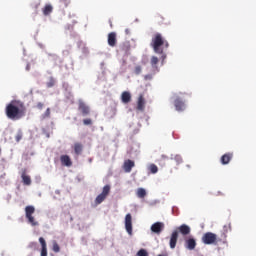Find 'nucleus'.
I'll list each match as a JSON object with an SVG mask.
<instances>
[{
  "label": "nucleus",
  "instance_id": "1",
  "mask_svg": "<svg viewBox=\"0 0 256 256\" xmlns=\"http://www.w3.org/2000/svg\"><path fill=\"white\" fill-rule=\"evenodd\" d=\"M26 111L27 108H25V103L19 100H12L5 108L6 117L11 119V121H19V119H23Z\"/></svg>",
  "mask_w": 256,
  "mask_h": 256
},
{
  "label": "nucleus",
  "instance_id": "2",
  "mask_svg": "<svg viewBox=\"0 0 256 256\" xmlns=\"http://www.w3.org/2000/svg\"><path fill=\"white\" fill-rule=\"evenodd\" d=\"M151 47L154 50V53H157L158 55H162V61H165L167 56L163 53V47H169V42L163 37V34L156 33L152 37L151 40Z\"/></svg>",
  "mask_w": 256,
  "mask_h": 256
},
{
  "label": "nucleus",
  "instance_id": "3",
  "mask_svg": "<svg viewBox=\"0 0 256 256\" xmlns=\"http://www.w3.org/2000/svg\"><path fill=\"white\" fill-rule=\"evenodd\" d=\"M34 213H35V206L25 207V215H26V219L28 220V223L32 225V227H37L39 225V222L35 220V217L33 216Z\"/></svg>",
  "mask_w": 256,
  "mask_h": 256
},
{
  "label": "nucleus",
  "instance_id": "4",
  "mask_svg": "<svg viewBox=\"0 0 256 256\" xmlns=\"http://www.w3.org/2000/svg\"><path fill=\"white\" fill-rule=\"evenodd\" d=\"M202 243H204V245H217V234L213 232H206L202 236Z\"/></svg>",
  "mask_w": 256,
  "mask_h": 256
},
{
  "label": "nucleus",
  "instance_id": "5",
  "mask_svg": "<svg viewBox=\"0 0 256 256\" xmlns=\"http://www.w3.org/2000/svg\"><path fill=\"white\" fill-rule=\"evenodd\" d=\"M109 193H111V186L105 185L102 189V193L96 197L95 205H101V203L107 199Z\"/></svg>",
  "mask_w": 256,
  "mask_h": 256
},
{
  "label": "nucleus",
  "instance_id": "6",
  "mask_svg": "<svg viewBox=\"0 0 256 256\" xmlns=\"http://www.w3.org/2000/svg\"><path fill=\"white\" fill-rule=\"evenodd\" d=\"M125 229L128 235H133V217L131 214H126L125 216Z\"/></svg>",
  "mask_w": 256,
  "mask_h": 256
},
{
  "label": "nucleus",
  "instance_id": "7",
  "mask_svg": "<svg viewBox=\"0 0 256 256\" xmlns=\"http://www.w3.org/2000/svg\"><path fill=\"white\" fill-rule=\"evenodd\" d=\"M78 111L83 115V117H87L91 113V108L83 102V100H79L78 102Z\"/></svg>",
  "mask_w": 256,
  "mask_h": 256
},
{
  "label": "nucleus",
  "instance_id": "8",
  "mask_svg": "<svg viewBox=\"0 0 256 256\" xmlns=\"http://www.w3.org/2000/svg\"><path fill=\"white\" fill-rule=\"evenodd\" d=\"M184 247L185 249H188V251H193L195 247H197V240L193 237L186 238Z\"/></svg>",
  "mask_w": 256,
  "mask_h": 256
},
{
  "label": "nucleus",
  "instance_id": "9",
  "mask_svg": "<svg viewBox=\"0 0 256 256\" xmlns=\"http://www.w3.org/2000/svg\"><path fill=\"white\" fill-rule=\"evenodd\" d=\"M150 229H151L152 233H155L156 235H161V232L163 231V229H165V223L156 222V223L152 224Z\"/></svg>",
  "mask_w": 256,
  "mask_h": 256
},
{
  "label": "nucleus",
  "instance_id": "10",
  "mask_svg": "<svg viewBox=\"0 0 256 256\" xmlns=\"http://www.w3.org/2000/svg\"><path fill=\"white\" fill-rule=\"evenodd\" d=\"M177 239H179V232L173 231L170 237V249L177 247Z\"/></svg>",
  "mask_w": 256,
  "mask_h": 256
},
{
  "label": "nucleus",
  "instance_id": "11",
  "mask_svg": "<svg viewBox=\"0 0 256 256\" xmlns=\"http://www.w3.org/2000/svg\"><path fill=\"white\" fill-rule=\"evenodd\" d=\"M231 159H233V153L228 152L222 155V157L220 158V163H222V165H229V163L231 162Z\"/></svg>",
  "mask_w": 256,
  "mask_h": 256
},
{
  "label": "nucleus",
  "instance_id": "12",
  "mask_svg": "<svg viewBox=\"0 0 256 256\" xmlns=\"http://www.w3.org/2000/svg\"><path fill=\"white\" fill-rule=\"evenodd\" d=\"M108 45L115 47L117 45V33L111 32L108 34Z\"/></svg>",
  "mask_w": 256,
  "mask_h": 256
},
{
  "label": "nucleus",
  "instance_id": "13",
  "mask_svg": "<svg viewBox=\"0 0 256 256\" xmlns=\"http://www.w3.org/2000/svg\"><path fill=\"white\" fill-rule=\"evenodd\" d=\"M137 111H145V97L140 94L137 100Z\"/></svg>",
  "mask_w": 256,
  "mask_h": 256
},
{
  "label": "nucleus",
  "instance_id": "14",
  "mask_svg": "<svg viewBox=\"0 0 256 256\" xmlns=\"http://www.w3.org/2000/svg\"><path fill=\"white\" fill-rule=\"evenodd\" d=\"M133 167H135V162L133 160L124 161L123 169L125 173H131Z\"/></svg>",
  "mask_w": 256,
  "mask_h": 256
},
{
  "label": "nucleus",
  "instance_id": "15",
  "mask_svg": "<svg viewBox=\"0 0 256 256\" xmlns=\"http://www.w3.org/2000/svg\"><path fill=\"white\" fill-rule=\"evenodd\" d=\"M21 179H22L23 185L29 186L32 183L31 176L28 175L27 170L22 171Z\"/></svg>",
  "mask_w": 256,
  "mask_h": 256
},
{
  "label": "nucleus",
  "instance_id": "16",
  "mask_svg": "<svg viewBox=\"0 0 256 256\" xmlns=\"http://www.w3.org/2000/svg\"><path fill=\"white\" fill-rule=\"evenodd\" d=\"M61 165L64 167H71L73 165V162L71 161V157L69 155H62L60 156Z\"/></svg>",
  "mask_w": 256,
  "mask_h": 256
},
{
  "label": "nucleus",
  "instance_id": "17",
  "mask_svg": "<svg viewBox=\"0 0 256 256\" xmlns=\"http://www.w3.org/2000/svg\"><path fill=\"white\" fill-rule=\"evenodd\" d=\"M174 106L176 108V111H185V102H183L182 100H180L179 98H177L174 101Z\"/></svg>",
  "mask_w": 256,
  "mask_h": 256
},
{
  "label": "nucleus",
  "instance_id": "18",
  "mask_svg": "<svg viewBox=\"0 0 256 256\" xmlns=\"http://www.w3.org/2000/svg\"><path fill=\"white\" fill-rule=\"evenodd\" d=\"M39 243L42 247L41 256H47V242L45 241V238L40 237L39 238Z\"/></svg>",
  "mask_w": 256,
  "mask_h": 256
},
{
  "label": "nucleus",
  "instance_id": "19",
  "mask_svg": "<svg viewBox=\"0 0 256 256\" xmlns=\"http://www.w3.org/2000/svg\"><path fill=\"white\" fill-rule=\"evenodd\" d=\"M178 231L181 233V235H189V233H191V228L186 224H182L180 227H178Z\"/></svg>",
  "mask_w": 256,
  "mask_h": 256
},
{
  "label": "nucleus",
  "instance_id": "20",
  "mask_svg": "<svg viewBox=\"0 0 256 256\" xmlns=\"http://www.w3.org/2000/svg\"><path fill=\"white\" fill-rule=\"evenodd\" d=\"M121 101L125 104L131 103V93L127 91L122 92Z\"/></svg>",
  "mask_w": 256,
  "mask_h": 256
},
{
  "label": "nucleus",
  "instance_id": "21",
  "mask_svg": "<svg viewBox=\"0 0 256 256\" xmlns=\"http://www.w3.org/2000/svg\"><path fill=\"white\" fill-rule=\"evenodd\" d=\"M74 153L76 155H81V153H83V144L76 142L74 144Z\"/></svg>",
  "mask_w": 256,
  "mask_h": 256
},
{
  "label": "nucleus",
  "instance_id": "22",
  "mask_svg": "<svg viewBox=\"0 0 256 256\" xmlns=\"http://www.w3.org/2000/svg\"><path fill=\"white\" fill-rule=\"evenodd\" d=\"M136 195L137 197H139V199H145V197L147 196V191L145 190V188H138Z\"/></svg>",
  "mask_w": 256,
  "mask_h": 256
},
{
  "label": "nucleus",
  "instance_id": "23",
  "mask_svg": "<svg viewBox=\"0 0 256 256\" xmlns=\"http://www.w3.org/2000/svg\"><path fill=\"white\" fill-rule=\"evenodd\" d=\"M150 63L153 69H155L156 71H159V67H157V64L159 63V58H157V56H152Z\"/></svg>",
  "mask_w": 256,
  "mask_h": 256
},
{
  "label": "nucleus",
  "instance_id": "24",
  "mask_svg": "<svg viewBox=\"0 0 256 256\" xmlns=\"http://www.w3.org/2000/svg\"><path fill=\"white\" fill-rule=\"evenodd\" d=\"M51 13H53V6L51 4H47L43 8V15L47 16V15H51Z\"/></svg>",
  "mask_w": 256,
  "mask_h": 256
},
{
  "label": "nucleus",
  "instance_id": "25",
  "mask_svg": "<svg viewBox=\"0 0 256 256\" xmlns=\"http://www.w3.org/2000/svg\"><path fill=\"white\" fill-rule=\"evenodd\" d=\"M52 251H54V253H59V251H61V247H59L57 241H53Z\"/></svg>",
  "mask_w": 256,
  "mask_h": 256
},
{
  "label": "nucleus",
  "instance_id": "26",
  "mask_svg": "<svg viewBox=\"0 0 256 256\" xmlns=\"http://www.w3.org/2000/svg\"><path fill=\"white\" fill-rule=\"evenodd\" d=\"M41 117L42 119H49L51 117V108H47Z\"/></svg>",
  "mask_w": 256,
  "mask_h": 256
},
{
  "label": "nucleus",
  "instance_id": "27",
  "mask_svg": "<svg viewBox=\"0 0 256 256\" xmlns=\"http://www.w3.org/2000/svg\"><path fill=\"white\" fill-rule=\"evenodd\" d=\"M142 71H143V67H142L141 65H136V66L134 67V73H135L136 75H141Z\"/></svg>",
  "mask_w": 256,
  "mask_h": 256
},
{
  "label": "nucleus",
  "instance_id": "28",
  "mask_svg": "<svg viewBox=\"0 0 256 256\" xmlns=\"http://www.w3.org/2000/svg\"><path fill=\"white\" fill-rule=\"evenodd\" d=\"M149 171H150V173L155 174V173H157V172L159 171V168L157 167V165L151 164V165L149 166Z\"/></svg>",
  "mask_w": 256,
  "mask_h": 256
},
{
  "label": "nucleus",
  "instance_id": "29",
  "mask_svg": "<svg viewBox=\"0 0 256 256\" xmlns=\"http://www.w3.org/2000/svg\"><path fill=\"white\" fill-rule=\"evenodd\" d=\"M228 231H231V224L224 225V227H223V235H224V237H227V232Z\"/></svg>",
  "mask_w": 256,
  "mask_h": 256
},
{
  "label": "nucleus",
  "instance_id": "30",
  "mask_svg": "<svg viewBox=\"0 0 256 256\" xmlns=\"http://www.w3.org/2000/svg\"><path fill=\"white\" fill-rule=\"evenodd\" d=\"M174 161H175L176 165H181V163H183V157H181V155H176L174 157Z\"/></svg>",
  "mask_w": 256,
  "mask_h": 256
},
{
  "label": "nucleus",
  "instance_id": "31",
  "mask_svg": "<svg viewBox=\"0 0 256 256\" xmlns=\"http://www.w3.org/2000/svg\"><path fill=\"white\" fill-rule=\"evenodd\" d=\"M137 256H149V253H147V250H145V249H140L137 252Z\"/></svg>",
  "mask_w": 256,
  "mask_h": 256
},
{
  "label": "nucleus",
  "instance_id": "32",
  "mask_svg": "<svg viewBox=\"0 0 256 256\" xmlns=\"http://www.w3.org/2000/svg\"><path fill=\"white\" fill-rule=\"evenodd\" d=\"M60 3H62L64 7H69V5H71V0H60Z\"/></svg>",
  "mask_w": 256,
  "mask_h": 256
},
{
  "label": "nucleus",
  "instance_id": "33",
  "mask_svg": "<svg viewBox=\"0 0 256 256\" xmlns=\"http://www.w3.org/2000/svg\"><path fill=\"white\" fill-rule=\"evenodd\" d=\"M84 125H93V120L91 118H86L83 120Z\"/></svg>",
  "mask_w": 256,
  "mask_h": 256
},
{
  "label": "nucleus",
  "instance_id": "34",
  "mask_svg": "<svg viewBox=\"0 0 256 256\" xmlns=\"http://www.w3.org/2000/svg\"><path fill=\"white\" fill-rule=\"evenodd\" d=\"M15 139H16L17 143H19V141H21V139H23V134H21V132L18 133V134L16 135Z\"/></svg>",
  "mask_w": 256,
  "mask_h": 256
},
{
  "label": "nucleus",
  "instance_id": "35",
  "mask_svg": "<svg viewBox=\"0 0 256 256\" xmlns=\"http://www.w3.org/2000/svg\"><path fill=\"white\" fill-rule=\"evenodd\" d=\"M144 79H145V81H151V79H153V75L147 74L144 76Z\"/></svg>",
  "mask_w": 256,
  "mask_h": 256
},
{
  "label": "nucleus",
  "instance_id": "36",
  "mask_svg": "<svg viewBox=\"0 0 256 256\" xmlns=\"http://www.w3.org/2000/svg\"><path fill=\"white\" fill-rule=\"evenodd\" d=\"M37 109H39L41 111V109H43L44 104L42 102H38L36 105Z\"/></svg>",
  "mask_w": 256,
  "mask_h": 256
},
{
  "label": "nucleus",
  "instance_id": "37",
  "mask_svg": "<svg viewBox=\"0 0 256 256\" xmlns=\"http://www.w3.org/2000/svg\"><path fill=\"white\" fill-rule=\"evenodd\" d=\"M161 159H162V160L169 159V156H167V155H165V154H162V155H161Z\"/></svg>",
  "mask_w": 256,
  "mask_h": 256
},
{
  "label": "nucleus",
  "instance_id": "38",
  "mask_svg": "<svg viewBox=\"0 0 256 256\" xmlns=\"http://www.w3.org/2000/svg\"><path fill=\"white\" fill-rule=\"evenodd\" d=\"M126 35H129V29L125 30Z\"/></svg>",
  "mask_w": 256,
  "mask_h": 256
},
{
  "label": "nucleus",
  "instance_id": "39",
  "mask_svg": "<svg viewBox=\"0 0 256 256\" xmlns=\"http://www.w3.org/2000/svg\"><path fill=\"white\" fill-rule=\"evenodd\" d=\"M158 256H169V255H167V254H159Z\"/></svg>",
  "mask_w": 256,
  "mask_h": 256
},
{
  "label": "nucleus",
  "instance_id": "40",
  "mask_svg": "<svg viewBox=\"0 0 256 256\" xmlns=\"http://www.w3.org/2000/svg\"><path fill=\"white\" fill-rule=\"evenodd\" d=\"M48 87H53V84H49Z\"/></svg>",
  "mask_w": 256,
  "mask_h": 256
}]
</instances>
